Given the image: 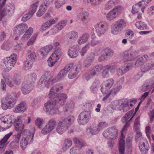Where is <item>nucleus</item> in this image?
Wrapping results in <instances>:
<instances>
[{
    "instance_id": "obj_41",
    "label": "nucleus",
    "mask_w": 154,
    "mask_h": 154,
    "mask_svg": "<svg viewBox=\"0 0 154 154\" xmlns=\"http://www.w3.org/2000/svg\"><path fill=\"white\" fill-rule=\"evenodd\" d=\"M116 5L115 2L113 0H109L105 4L104 9L106 10H109L114 7Z\"/></svg>"
},
{
    "instance_id": "obj_9",
    "label": "nucleus",
    "mask_w": 154,
    "mask_h": 154,
    "mask_svg": "<svg viewBox=\"0 0 154 154\" xmlns=\"http://www.w3.org/2000/svg\"><path fill=\"white\" fill-rule=\"evenodd\" d=\"M103 135L108 139H116L118 136V130L115 126L110 127L104 131Z\"/></svg>"
},
{
    "instance_id": "obj_18",
    "label": "nucleus",
    "mask_w": 154,
    "mask_h": 154,
    "mask_svg": "<svg viewBox=\"0 0 154 154\" xmlns=\"http://www.w3.org/2000/svg\"><path fill=\"white\" fill-rule=\"evenodd\" d=\"M28 28L27 24L22 23L17 25L15 28L13 32V36L15 37V39L17 40V37L22 34Z\"/></svg>"
},
{
    "instance_id": "obj_19",
    "label": "nucleus",
    "mask_w": 154,
    "mask_h": 154,
    "mask_svg": "<svg viewBox=\"0 0 154 154\" xmlns=\"http://www.w3.org/2000/svg\"><path fill=\"white\" fill-rule=\"evenodd\" d=\"M114 81L112 79H110L105 81L101 88V91L103 94L107 93L113 85Z\"/></svg>"
},
{
    "instance_id": "obj_64",
    "label": "nucleus",
    "mask_w": 154,
    "mask_h": 154,
    "mask_svg": "<svg viewBox=\"0 0 154 154\" xmlns=\"http://www.w3.org/2000/svg\"><path fill=\"white\" fill-rule=\"evenodd\" d=\"M43 124V119L39 118L37 119L35 121V124L38 126L39 128H41Z\"/></svg>"
},
{
    "instance_id": "obj_56",
    "label": "nucleus",
    "mask_w": 154,
    "mask_h": 154,
    "mask_svg": "<svg viewBox=\"0 0 154 154\" xmlns=\"http://www.w3.org/2000/svg\"><path fill=\"white\" fill-rule=\"evenodd\" d=\"M135 141L136 142L143 141L145 139L144 138L142 137V133L141 132H137V133L135 137Z\"/></svg>"
},
{
    "instance_id": "obj_10",
    "label": "nucleus",
    "mask_w": 154,
    "mask_h": 154,
    "mask_svg": "<svg viewBox=\"0 0 154 154\" xmlns=\"http://www.w3.org/2000/svg\"><path fill=\"white\" fill-rule=\"evenodd\" d=\"M131 122L129 121L125 125L121 131V138L119 141V154H124L125 151V141L124 140L125 138V136L123 133L126 131L127 130L128 128L131 123Z\"/></svg>"
},
{
    "instance_id": "obj_5",
    "label": "nucleus",
    "mask_w": 154,
    "mask_h": 154,
    "mask_svg": "<svg viewBox=\"0 0 154 154\" xmlns=\"http://www.w3.org/2000/svg\"><path fill=\"white\" fill-rule=\"evenodd\" d=\"M74 120L75 118L73 116H69L62 121H58L56 131L60 134H62L70 127Z\"/></svg>"
},
{
    "instance_id": "obj_4",
    "label": "nucleus",
    "mask_w": 154,
    "mask_h": 154,
    "mask_svg": "<svg viewBox=\"0 0 154 154\" xmlns=\"http://www.w3.org/2000/svg\"><path fill=\"white\" fill-rule=\"evenodd\" d=\"M35 129L34 128L30 130L24 129L22 133L23 137L21 140L20 146L22 149L26 148L28 143H32L33 141V138Z\"/></svg>"
},
{
    "instance_id": "obj_40",
    "label": "nucleus",
    "mask_w": 154,
    "mask_h": 154,
    "mask_svg": "<svg viewBox=\"0 0 154 154\" xmlns=\"http://www.w3.org/2000/svg\"><path fill=\"white\" fill-rule=\"evenodd\" d=\"M135 26L137 28L140 30L147 29L148 28L147 25L145 23L142 21L137 22Z\"/></svg>"
},
{
    "instance_id": "obj_23",
    "label": "nucleus",
    "mask_w": 154,
    "mask_h": 154,
    "mask_svg": "<svg viewBox=\"0 0 154 154\" xmlns=\"http://www.w3.org/2000/svg\"><path fill=\"white\" fill-rule=\"evenodd\" d=\"M34 85L29 82L23 83L21 86V90L24 94L29 93L33 89Z\"/></svg>"
},
{
    "instance_id": "obj_14",
    "label": "nucleus",
    "mask_w": 154,
    "mask_h": 154,
    "mask_svg": "<svg viewBox=\"0 0 154 154\" xmlns=\"http://www.w3.org/2000/svg\"><path fill=\"white\" fill-rule=\"evenodd\" d=\"M115 106L116 108H119V107L122 108L123 111L126 112L130 109V106H133L132 103L128 102L127 99H123L119 100L118 101H116L113 105Z\"/></svg>"
},
{
    "instance_id": "obj_60",
    "label": "nucleus",
    "mask_w": 154,
    "mask_h": 154,
    "mask_svg": "<svg viewBox=\"0 0 154 154\" xmlns=\"http://www.w3.org/2000/svg\"><path fill=\"white\" fill-rule=\"evenodd\" d=\"M21 134V133H19L15 135L14 136L13 140L12 141L16 142V143H19Z\"/></svg>"
},
{
    "instance_id": "obj_28",
    "label": "nucleus",
    "mask_w": 154,
    "mask_h": 154,
    "mask_svg": "<svg viewBox=\"0 0 154 154\" xmlns=\"http://www.w3.org/2000/svg\"><path fill=\"white\" fill-rule=\"evenodd\" d=\"M14 125L15 130L22 134L23 131H22L24 127V125L22 124L21 120L17 119L15 120Z\"/></svg>"
},
{
    "instance_id": "obj_6",
    "label": "nucleus",
    "mask_w": 154,
    "mask_h": 154,
    "mask_svg": "<svg viewBox=\"0 0 154 154\" xmlns=\"http://www.w3.org/2000/svg\"><path fill=\"white\" fill-rule=\"evenodd\" d=\"M126 26L125 21L123 19H119L112 24L111 32L113 35H117L120 33Z\"/></svg>"
},
{
    "instance_id": "obj_47",
    "label": "nucleus",
    "mask_w": 154,
    "mask_h": 154,
    "mask_svg": "<svg viewBox=\"0 0 154 154\" xmlns=\"http://www.w3.org/2000/svg\"><path fill=\"white\" fill-rule=\"evenodd\" d=\"M103 52L107 57L112 56L114 53L112 50L107 48L104 49L103 50Z\"/></svg>"
},
{
    "instance_id": "obj_53",
    "label": "nucleus",
    "mask_w": 154,
    "mask_h": 154,
    "mask_svg": "<svg viewBox=\"0 0 154 154\" xmlns=\"http://www.w3.org/2000/svg\"><path fill=\"white\" fill-rule=\"evenodd\" d=\"M64 3H65L61 0H55L54 3L55 6L57 8H60Z\"/></svg>"
},
{
    "instance_id": "obj_7",
    "label": "nucleus",
    "mask_w": 154,
    "mask_h": 154,
    "mask_svg": "<svg viewBox=\"0 0 154 154\" xmlns=\"http://www.w3.org/2000/svg\"><path fill=\"white\" fill-rule=\"evenodd\" d=\"M94 27L97 35L100 36L108 31L109 25L106 21H102L98 22L95 25Z\"/></svg>"
},
{
    "instance_id": "obj_46",
    "label": "nucleus",
    "mask_w": 154,
    "mask_h": 154,
    "mask_svg": "<svg viewBox=\"0 0 154 154\" xmlns=\"http://www.w3.org/2000/svg\"><path fill=\"white\" fill-rule=\"evenodd\" d=\"M72 142L70 139H67L65 140L63 147L64 150L66 151L72 146Z\"/></svg>"
},
{
    "instance_id": "obj_48",
    "label": "nucleus",
    "mask_w": 154,
    "mask_h": 154,
    "mask_svg": "<svg viewBox=\"0 0 154 154\" xmlns=\"http://www.w3.org/2000/svg\"><path fill=\"white\" fill-rule=\"evenodd\" d=\"M94 72L91 70L90 71L86 72L84 75V76L85 79L88 81L94 75Z\"/></svg>"
},
{
    "instance_id": "obj_3",
    "label": "nucleus",
    "mask_w": 154,
    "mask_h": 154,
    "mask_svg": "<svg viewBox=\"0 0 154 154\" xmlns=\"http://www.w3.org/2000/svg\"><path fill=\"white\" fill-rule=\"evenodd\" d=\"M17 100V94L12 92L3 97L1 102L2 108L5 110L13 108L16 104Z\"/></svg>"
},
{
    "instance_id": "obj_62",
    "label": "nucleus",
    "mask_w": 154,
    "mask_h": 154,
    "mask_svg": "<svg viewBox=\"0 0 154 154\" xmlns=\"http://www.w3.org/2000/svg\"><path fill=\"white\" fill-rule=\"evenodd\" d=\"M144 63L142 58L140 57L136 61L135 65L136 67L140 66L143 65Z\"/></svg>"
},
{
    "instance_id": "obj_11",
    "label": "nucleus",
    "mask_w": 154,
    "mask_h": 154,
    "mask_svg": "<svg viewBox=\"0 0 154 154\" xmlns=\"http://www.w3.org/2000/svg\"><path fill=\"white\" fill-rule=\"evenodd\" d=\"M139 52L138 50H128L123 52V60L125 62L134 60L137 57Z\"/></svg>"
},
{
    "instance_id": "obj_51",
    "label": "nucleus",
    "mask_w": 154,
    "mask_h": 154,
    "mask_svg": "<svg viewBox=\"0 0 154 154\" xmlns=\"http://www.w3.org/2000/svg\"><path fill=\"white\" fill-rule=\"evenodd\" d=\"M98 84L95 82H94L90 88L91 91L92 93L95 94L98 90Z\"/></svg>"
},
{
    "instance_id": "obj_36",
    "label": "nucleus",
    "mask_w": 154,
    "mask_h": 154,
    "mask_svg": "<svg viewBox=\"0 0 154 154\" xmlns=\"http://www.w3.org/2000/svg\"><path fill=\"white\" fill-rule=\"evenodd\" d=\"M5 82L7 85L10 88L13 87L14 85V82H13L12 79L11 77L9 75L3 76Z\"/></svg>"
},
{
    "instance_id": "obj_57",
    "label": "nucleus",
    "mask_w": 154,
    "mask_h": 154,
    "mask_svg": "<svg viewBox=\"0 0 154 154\" xmlns=\"http://www.w3.org/2000/svg\"><path fill=\"white\" fill-rule=\"evenodd\" d=\"M132 138L130 137H128L126 139V144L130 151L132 149Z\"/></svg>"
},
{
    "instance_id": "obj_20",
    "label": "nucleus",
    "mask_w": 154,
    "mask_h": 154,
    "mask_svg": "<svg viewBox=\"0 0 154 154\" xmlns=\"http://www.w3.org/2000/svg\"><path fill=\"white\" fill-rule=\"evenodd\" d=\"M68 66H70V67H71L69 71V72L68 77L69 79H72L76 77L80 70V68L76 66H74L73 63L69 64Z\"/></svg>"
},
{
    "instance_id": "obj_25",
    "label": "nucleus",
    "mask_w": 154,
    "mask_h": 154,
    "mask_svg": "<svg viewBox=\"0 0 154 154\" xmlns=\"http://www.w3.org/2000/svg\"><path fill=\"white\" fill-rule=\"evenodd\" d=\"M53 46L51 45H47L41 48L40 50V53L43 58H45L52 49Z\"/></svg>"
},
{
    "instance_id": "obj_49",
    "label": "nucleus",
    "mask_w": 154,
    "mask_h": 154,
    "mask_svg": "<svg viewBox=\"0 0 154 154\" xmlns=\"http://www.w3.org/2000/svg\"><path fill=\"white\" fill-rule=\"evenodd\" d=\"M121 85L118 86L117 87L112 89L109 92L111 95H115L118 93L122 88Z\"/></svg>"
},
{
    "instance_id": "obj_55",
    "label": "nucleus",
    "mask_w": 154,
    "mask_h": 154,
    "mask_svg": "<svg viewBox=\"0 0 154 154\" xmlns=\"http://www.w3.org/2000/svg\"><path fill=\"white\" fill-rule=\"evenodd\" d=\"M7 9L11 14H13L15 9V6L14 4H9Z\"/></svg>"
},
{
    "instance_id": "obj_43",
    "label": "nucleus",
    "mask_w": 154,
    "mask_h": 154,
    "mask_svg": "<svg viewBox=\"0 0 154 154\" xmlns=\"http://www.w3.org/2000/svg\"><path fill=\"white\" fill-rule=\"evenodd\" d=\"M154 66V64L152 63L147 64L141 69V71L144 73L148 71Z\"/></svg>"
},
{
    "instance_id": "obj_16",
    "label": "nucleus",
    "mask_w": 154,
    "mask_h": 154,
    "mask_svg": "<svg viewBox=\"0 0 154 154\" xmlns=\"http://www.w3.org/2000/svg\"><path fill=\"white\" fill-rule=\"evenodd\" d=\"M62 54V53L60 50L55 51L51 55V56L48 60V66L50 67H52L54 66L55 63L60 58Z\"/></svg>"
},
{
    "instance_id": "obj_8",
    "label": "nucleus",
    "mask_w": 154,
    "mask_h": 154,
    "mask_svg": "<svg viewBox=\"0 0 154 154\" xmlns=\"http://www.w3.org/2000/svg\"><path fill=\"white\" fill-rule=\"evenodd\" d=\"M123 10L122 7L120 5L115 6L106 14L107 20L110 21L114 20L122 11Z\"/></svg>"
},
{
    "instance_id": "obj_63",
    "label": "nucleus",
    "mask_w": 154,
    "mask_h": 154,
    "mask_svg": "<svg viewBox=\"0 0 154 154\" xmlns=\"http://www.w3.org/2000/svg\"><path fill=\"white\" fill-rule=\"evenodd\" d=\"M33 15L32 14H29V12L27 14H25L22 18V20L23 21H26L29 20Z\"/></svg>"
},
{
    "instance_id": "obj_12",
    "label": "nucleus",
    "mask_w": 154,
    "mask_h": 154,
    "mask_svg": "<svg viewBox=\"0 0 154 154\" xmlns=\"http://www.w3.org/2000/svg\"><path fill=\"white\" fill-rule=\"evenodd\" d=\"M27 52L28 56L24 63L26 69L31 68L36 59V54L35 52L29 50L27 51Z\"/></svg>"
},
{
    "instance_id": "obj_52",
    "label": "nucleus",
    "mask_w": 154,
    "mask_h": 154,
    "mask_svg": "<svg viewBox=\"0 0 154 154\" xmlns=\"http://www.w3.org/2000/svg\"><path fill=\"white\" fill-rule=\"evenodd\" d=\"M90 46V43L87 44L85 47H83L80 51L81 55L83 56L89 49Z\"/></svg>"
},
{
    "instance_id": "obj_17",
    "label": "nucleus",
    "mask_w": 154,
    "mask_h": 154,
    "mask_svg": "<svg viewBox=\"0 0 154 154\" xmlns=\"http://www.w3.org/2000/svg\"><path fill=\"white\" fill-rule=\"evenodd\" d=\"M17 59V55L14 53L12 54L9 57H6L4 59V67L8 69L12 68L16 63Z\"/></svg>"
},
{
    "instance_id": "obj_22",
    "label": "nucleus",
    "mask_w": 154,
    "mask_h": 154,
    "mask_svg": "<svg viewBox=\"0 0 154 154\" xmlns=\"http://www.w3.org/2000/svg\"><path fill=\"white\" fill-rule=\"evenodd\" d=\"M139 146L141 152L143 154H146L149 149V144L146 139L139 142Z\"/></svg>"
},
{
    "instance_id": "obj_39",
    "label": "nucleus",
    "mask_w": 154,
    "mask_h": 154,
    "mask_svg": "<svg viewBox=\"0 0 154 154\" xmlns=\"http://www.w3.org/2000/svg\"><path fill=\"white\" fill-rule=\"evenodd\" d=\"M94 57H89L85 60L83 65L85 67H88L91 65L92 63L94 61Z\"/></svg>"
},
{
    "instance_id": "obj_33",
    "label": "nucleus",
    "mask_w": 154,
    "mask_h": 154,
    "mask_svg": "<svg viewBox=\"0 0 154 154\" xmlns=\"http://www.w3.org/2000/svg\"><path fill=\"white\" fill-rule=\"evenodd\" d=\"M48 7L46 6L45 4H42L39 7V10L36 14L37 17H41L46 11Z\"/></svg>"
},
{
    "instance_id": "obj_24",
    "label": "nucleus",
    "mask_w": 154,
    "mask_h": 154,
    "mask_svg": "<svg viewBox=\"0 0 154 154\" xmlns=\"http://www.w3.org/2000/svg\"><path fill=\"white\" fill-rule=\"evenodd\" d=\"M80 49L77 45L74 46L69 49L68 51V55L69 56L72 58H75L79 54Z\"/></svg>"
},
{
    "instance_id": "obj_30",
    "label": "nucleus",
    "mask_w": 154,
    "mask_h": 154,
    "mask_svg": "<svg viewBox=\"0 0 154 154\" xmlns=\"http://www.w3.org/2000/svg\"><path fill=\"white\" fill-rule=\"evenodd\" d=\"M0 121L1 122V125H2L3 124L9 125V126H7L8 128H9L11 126L12 120L8 116L1 117L0 119Z\"/></svg>"
},
{
    "instance_id": "obj_45",
    "label": "nucleus",
    "mask_w": 154,
    "mask_h": 154,
    "mask_svg": "<svg viewBox=\"0 0 154 154\" xmlns=\"http://www.w3.org/2000/svg\"><path fill=\"white\" fill-rule=\"evenodd\" d=\"M73 141L75 144L76 147H78L79 149H81L85 145V143L83 142L80 141L76 137L74 138Z\"/></svg>"
},
{
    "instance_id": "obj_29",
    "label": "nucleus",
    "mask_w": 154,
    "mask_h": 154,
    "mask_svg": "<svg viewBox=\"0 0 154 154\" xmlns=\"http://www.w3.org/2000/svg\"><path fill=\"white\" fill-rule=\"evenodd\" d=\"M90 37L89 34L85 33L80 36L78 40V43L79 45H82L87 42Z\"/></svg>"
},
{
    "instance_id": "obj_34",
    "label": "nucleus",
    "mask_w": 154,
    "mask_h": 154,
    "mask_svg": "<svg viewBox=\"0 0 154 154\" xmlns=\"http://www.w3.org/2000/svg\"><path fill=\"white\" fill-rule=\"evenodd\" d=\"M68 36L70 41H74L76 40L78 37V33L75 31H71L68 34Z\"/></svg>"
},
{
    "instance_id": "obj_21",
    "label": "nucleus",
    "mask_w": 154,
    "mask_h": 154,
    "mask_svg": "<svg viewBox=\"0 0 154 154\" xmlns=\"http://www.w3.org/2000/svg\"><path fill=\"white\" fill-rule=\"evenodd\" d=\"M146 5L145 2L143 0L140 1L137 4H135L132 7V13H137L140 10H141L142 12L143 13Z\"/></svg>"
},
{
    "instance_id": "obj_61",
    "label": "nucleus",
    "mask_w": 154,
    "mask_h": 154,
    "mask_svg": "<svg viewBox=\"0 0 154 154\" xmlns=\"http://www.w3.org/2000/svg\"><path fill=\"white\" fill-rule=\"evenodd\" d=\"M107 123L105 122H100L97 127L99 131L105 128L107 125Z\"/></svg>"
},
{
    "instance_id": "obj_59",
    "label": "nucleus",
    "mask_w": 154,
    "mask_h": 154,
    "mask_svg": "<svg viewBox=\"0 0 154 154\" xmlns=\"http://www.w3.org/2000/svg\"><path fill=\"white\" fill-rule=\"evenodd\" d=\"M103 69L102 73V76L104 78H107L109 76V71L108 69L106 68V66L104 67Z\"/></svg>"
},
{
    "instance_id": "obj_15",
    "label": "nucleus",
    "mask_w": 154,
    "mask_h": 154,
    "mask_svg": "<svg viewBox=\"0 0 154 154\" xmlns=\"http://www.w3.org/2000/svg\"><path fill=\"white\" fill-rule=\"evenodd\" d=\"M56 125V121L54 119H49L46 123L45 126L42 129V133L47 134L51 132L55 128Z\"/></svg>"
},
{
    "instance_id": "obj_44",
    "label": "nucleus",
    "mask_w": 154,
    "mask_h": 154,
    "mask_svg": "<svg viewBox=\"0 0 154 154\" xmlns=\"http://www.w3.org/2000/svg\"><path fill=\"white\" fill-rule=\"evenodd\" d=\"M38 1H37L35 2L31 6L29 10V14H33L36 12L37 8L38 5Z\"/></svg>"
},
{
    "instance_id": "obj_26",
    "label": "nucleus",
    "mask_w": 154,
    "mask_h": 154,
    "mask_svg": "<svg viewBox=\"0 0 154 154\" xmlns=\"http://www.w3.org/2000/svg\"><path fill=\"white\" fill-rule=\"evenodd\" d=\"M26 109V104L25 102L22 101L14 108V111L16 113L23 112Z\"/></svg>"
},
{
    "instance_id": "obj_38",
    "label": "nucleus",
    "mask_w": 154,
    "mask_h": 154,
    "mask_svg": "<svg viewBox=\"0 0 154 154\" xmlns=\"http://www.w3.org/2000/svg\"><path fill=\"white\" fill-rule=\"evenodd\" d=\"M28 81L27 82L32 83L33 85L34 83L37 78L36 74L35 73H31L28 75Z\"/></svg>"
},
{
    "instance_id": "obj_32",
    "label": "nucleus",
    "mask_w": 154,
    "mask_h": 154,
    "mask_svg": "<svg viewBox=\"0 0 154 154\" xmlns=\"http://www.w3.org/2000/svg\"><path fill=\"white\" fill-rule=\"evenodd\" d=\"M153 83L154 82L152 81L150 83V81L144 83L140 87V91L143 92L147 91L151 87Z\"/></svg>"
},
{
    "instance_id": "obj_31",
    "label": "nucleus",
    "mask_w": 154,
    "mask_h": 154,
    "mask_svg": "<svg viewBox=\"0 0 154 154\" xmlns=\"http://www.w3.org/2000/svg\"><path fill=\"white\" fill-rule=\"evenodd\" d=\"M134 109L131 110L130 111L127 112L125 116L122 118V120L123 123H127L128 122L130 119L128 120V119L130 118V119L133 116L134 114Z\"/></svg>"
},
{
    "instance_id": "obj_50",
    "label": "nucleus",
    "mask_w": 154,
    "mask_h": 154,
    "mask_svg": "<svg viewBox=\"0 0 154 154\" xmlns=\"http://www.w3.org/2000/svg\"><path fill=\"white\" fill-rule=\"evenodd\" d=\"M21 76L19 75H16L14 77V82L16 85H19L21 83Z\"/></svg>"
},
{
    "instance_id": "obj_35",
    "label": "nucleus",
    "mask_w": 154,
    "mask_h": 154,
    "mask_svg": "<svg viewBox=\"0 0 154 154\" xmlns=\"http://www.w3.org/2000/svg\"><path fill=\"white\" fill-rule=\"evenodd\" d=\"M88 13L87 12H82L78 16L79 19L83 22H87V17L88 16Z\"/></svg>"
},
{
    "instance_id": "obj_2",
    "label": "nucleus",
    "mask_w": 154,
    "mask_h": 154,
    "mask_svg": "<svg viewBox=\"0 0 154 154\" xmlns=\"http://www.w3.org/2000/svg\"><path fill=\"white\" fill-rule=\"evenodd\" d=\"M70 66L68 64L63 69L61 70L55 79H50L47 72H45L42 75L39 82V87L40 88L45 87L49 88L54 82L62 80L69 72L71 68Z\"/></svg>"
},
{
    "instance_id": "obj_1",
    "label": "nucleus",
    "mask_w": 154,
    "mask_h": 154,
    "mask_svg": "<svg viewBox=\"0 0 154 154\" xmlns=\"http://www.w3.org/2000/svg\"><path fill=\"white\" fill-rule=\"evenodd\" d=\"M63 88L61 84H57L53 87L50 89L48 95V97L51 99L47 101L44 104V110L47 113L51 115L59 114V111L58 108L56 106H62L66 102L67 96L65 93L58 94Z\"/></svg>"
},
{
    "instance_id": "obj_37",
    "label": "nucleus",
    "mask_w": 154,
    "mask_h": 154,
    "mask_svg": "<svg viewBox=\"0 0 154 154\" xmlns=\"http://www.w3.org/2000/svg\"><path fill=\"white\" fill-rule=\"evenodd\" d=\"M99 129L97 127H92L90 126L88 127L86 129V132L88 134H91L92 135H95L98 134L99 132Z\"/></svg>"
},
{
    "instance_id": "obj_58",
    "label": "nucleus",
    "mask_w": 154,
    "mask_h": 154,
    "mask_svg": "<svg viewBox=\"0 0 154 154\" xmlns=\"http://www.w3.org/2000/svg\"><path fill=\"white\" fill-rule=\"evenodd\" d=\"M12 134L13 133L11 132L5 135L0 141V143H5L7 142V140L12 135Z\"/></svg>"
},
{
    "instance_id": "obj_27",
    "label": "nucleus",
    "mask_w": 154,
    "mask_h": 154,
    "mask_svg": "<svg viewBox=\"0 0 154 154\" xmlns=\"http://www.w3.org/2000/svg\"><path fill=\"white\" fill-rule=\"evenodd\" d=\"M132 68V65L130 63L127 64L126 66H122L117 69V74L119 75H122L131 69Z\"/></svg>"
},
{
    "instance_id": "obj_54",
    "label": "nucleus",
    "mask_w": 154,
    "mask_h": 154,
    "mask_svg": "<svg viewBox=\"0 0 154 154\" xmlns=\"http://www.w3.org/2000/svg\"><path fill=\"white\" fill-rule=\"evenodd\" d=\"M37 36V34H34L32 36L29 40L27 43V45L29 46L33 45L35 41Z\"/></svg>"
},
{
    "instance_id": "obj_42",
    "label": "nucleus",
    "mask_w": 154,
    "mask_h": 154,
    "mask_svg": "<svg viewBox=\"0 0 154 154\" xmlns=\"http://www.w3.org/2000/svg\"><path fill=\"white\" fill-rule=\"evenodd\" d=\"M104 67L101 64H98L93 67L91 70L94 72V73L95 75L97 73L100 72Z\"/></svg>"
},
{
    "instance_id": "obj_13",
    "label": "nucleus",
    "mask_w": 154,
    "mask_h": 154,
    "mask_svg": "<svg viewBox=\"0 0 154 154\" xmlns=\"http://www.w3.org/2000/svg\"><path fill=\"white\" fill-rule=\"evenodd\" d=\"M91 111L84 110L81 112L78 116V122L79 124L85 125L86 124L91 118Z\"/></svg>"
}]
</instances>
